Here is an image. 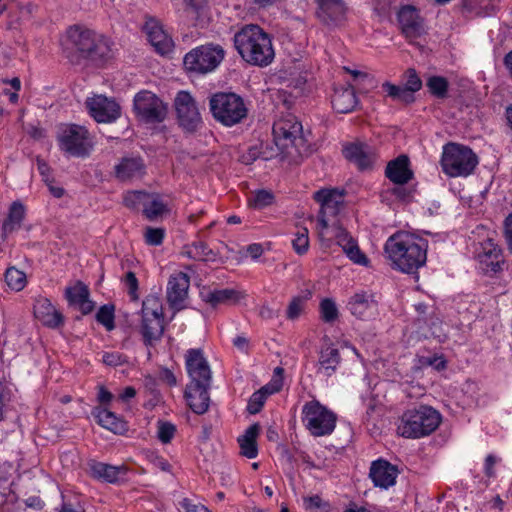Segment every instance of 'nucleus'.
<instances>
[{
	"mask_svg": "<svg viewBox=\"0 0 512 512\" xmlns=\"http://www.w3.org/2000/svg\"><path fill=\"white\" fill-rule=\"evenodd\" d=\"M91 117L99 123H111L116 121L121 114L119 104L104 95H94L87 98L85 102Z\"/></svg>",
	"mask_w": 512,
	"mask_h": 512,
	"instance_id": "16",
	"label": "nucleus"
},
{
	"mask_svg": "<svg viewBox=\"0 0 512 512\" xmlns=\"http://www.w3.org/2000/svg\"><path fill=\"white\" fill-rule=\"evenodd\" d=\"M102 361L107 366L116 367L127 362V357L120 352H105Z\"/></svg>",
	"mask_w": 512,
	"mask_h": 512,
	"instance_id": "54",
	"label": "nucleus"
},
{
	"mask_svg": "<svg viewBox=\"0 0 512 512\" xmlns=\"http://www.w3.org/2000/svg\"><path fill=\"white\" fill-rule=\"evenodd\" d=\"M143 30L148 41L158 53L164 55L172 51V38L164 30L159 20L152 17L148 18L144 24Z\"/></svg>",
	"mask_w": 512,
	"mask_h": 512,
	"instance_id": "23",
	"label": "nucleus"
},
{
	"mask_svg": "<svg viewBox=\"0 0 512 512\" xmlns=\"http://www.w3.org/2000/svg\"><path fill=\"white\" fill-rule=\"evenodd\" d=\"M475 260L480 271L489 277H495L508 268L503 248L490 236L479 242Z\"/></svg>",
	"mask_w": 512,
	"mask_h": 512,
	"instance_id": "9",
	"label": "nucleus"
},
{
	"mask_svg": "<svg viewBox=\"0 0 512 512\" xmlns=\"http://www.w3.org/2000/svg\"><path fill=\"white\" fill-rule=\"evenodd\" d=\"M392 193L398 199L403 201H408L411 198V190H408L407 188L402 186L393 188Z\"/></svg>",
	"mask_w": 512,
	"mask_h": 512,
	"instance_id": "62",
	"label": "nucleus"
},
{
	"mask_svg": "<svg viewBox=\"0 0 512 512\" xmlns=\"http://www.w3.org/2000/svg\"><path fill=\"white\" fill-rule=\"evenodd\" d=\"M37 168L41 176L43 177V180L45 182H48L50 177V167L49 165L41 158H37Z\"/></svg>",
	"mask_w": 512,
	"mask_h": 512,
	"instance_id": "60",
	"label": "nucleus"
},
{
	"mask_svg": "<svg viewBox=\"0 0 512 512\" xmlns=\"http://www.w3.org/2000/svg\"><path fill=\"white\" fill-rule=\"evenodd\" d=\"M336 237L338 245L342 247L343 252L353 263L361 266H368L369 259L360 250L357 241L353 237L343 229H340V232Z\"/></svg>",
	"mask_w": 512,
	"mask_h": 512,
	"instance_id": "33",
	"label": "nucleus"
},
{
	"mask_svg": "<svg viewBox=\"0 0 512 512\" xmlns=\"http://www.w3.org/2000/svg\"><path fill=\"white\" fill-rule=\"evenodd\" d=\"M369 476L375 486L387 489L396 483L398 469L390 462L379 459L371 464Z\"/></svg>",
	"mask_w": 512,
	"mask_h": 512,
	"instance_id": "25",
	"label": "nucleus"
},
{
	"mask_svg": "<svg viewBox=\"0 0 512 512\" xmlns=\"http://www.w3.org/2000/svg\"><path fill=\"white\" fill-rule=\"evenodd\" d=\"M153 465L161 470V471H164V472H171V469H172V466L171 464L166 460L164 459L163 457L161 456H156L153 461H152Z\"/></svg>",
	"mask_w": 512,
	"mask_h": 512,
	"instance_id": "61",
	"label": "nucleus"
},
{
	"mask_svg": "<svg viewBox=\"0 0 512 512\" xmlns=\"http://www.w3.org/2000/svg\"><path fill=\"white\" fill-rule=\"evenodd\" d=\"M397 20L402 34L407 39H416L425 31L423 19L414 6H402L397 13Z\"/></svg>",
	"mask_w": 512,
	"mask_h": 512,
	"instance_id": "19",
	"label": "nucleus"
},
{
	"mask_svg": "<svg viewBox=\"0 0 512 512\" xmlns=\"http://www.w3.org/2000/svg\"><path fill=\"white\" fill-rule=\"evenodd\" d=\"M92 415L100 426L115 434H124L128 429L127 423L122 418L106 408L96 407Z\"/></svg>",
	"mask_w": 512,
	"mask_h": 512,
	"instance_id": "35",
	"label": "nucleus"
},
{
	"mask_svg": "<svg viewBox=\"0 0 512 512\" xmlns=\"http://www.w3.org/2000/svg\"><path fill=\"white\" fill-rule=\"evenodd\" d=\"M25 207L20 202H13L10 206L7 222L4 224H19L24 220Z\"/></svg>",
	"mask_w": 512,
	"mask_h": 512,
	"instance_id": "51",
	"label": "nucleus"
},
{
	"mask_svg": "<svg viewBox=\"0 0 512 512\" xmlns=\"http://www.w3.org/2000/svg\"><path fill=\"white\" fill-rule=\"evenodd\" d=\"M331 103L337 113L352 112L358 104L354 88L352 86L335 87Z\"/></svg>",
	"mask_w": 512,
	"mask_h": 512,
	"instance_id": "32",
	"label": "nucleus"
},
{
	"mask_svg": "<svg viewBox=\"0 0 512 512\" xmlns=\"http://www.w3.org/2000/svg\"><path fill=\"white\" fill-rule=\"evenodd\" d=\"M123 283L127 288L131 300H137L139 283L135 273L132 271H128L123 278Z\"/></svg>",
	"mask_w": 512,
	"mask_h": 512,
	"instance_id": "53",
	"label": "nucleus"
},
{
	"mask_svg": "<svg viewBox=\"0 0 512 512\" xmlns=\"http://www.w3.org/2000/svg\"><path fill=\"white\" fill-rule=\"evenodd\" d=\"M185 366L190 378L189 383L211 384L212 372L202 349H188L185 354Z\"/></svg>",
	"mask_w": 512,
	"mask_h": 512,
	"instance_id": "17",
	"label": "nucleus"
},
{
	"mask_svg": "<svg viewBox=\"0 0 512 512\" xmlns=\"http://www.w3.org/2000/svg\"><path fill=\"white\" fill-rule=\"evenodd\" d=\"M180 254L194 261L214 262L218 254L203 241H194L182 246Z\"/></svg>",
	"mask_w": 512,
	"mask_h": 512,
	"instance_id": "36",
	"label": "nucleus"
},
{
	"mask_svg": "<svg viewBox=\"0 0 512 512\" xmlns=\"http://www.w3.org/2000/svg\"><path fill=\"white\" fill-rule=\"evenodd\" d=\"M281 389V384L277 385L275 388H271V386L265 385L256 392H254L248 401L247 405V411L250 414H257L261 411L262 407L264 406L267 397L274 393L278 392Z\"/></svg>",
	"mask_w": 512,
	"mask_h": 512,
	"instance_id": "38",
	"label": "nucleus"
},
{
	"mask_svg": "<svg viewBox=\"0 0 512 512\" xmlns=\"http://www.w3.org/2000/svg\"><path fill=\"white\" fill-rule=\"evenodd\" d=\"M260 433V425L258 423H254L250 425L238 438V443L240 446L241 455L254 459L258 455V446H257V438Z\"/></svg>",
	"mask_w": 512,
	"mask_h": 512,
	"instance_id": "37",
	"label": "nucleus"
},
{
	"mask_svg": "<svg viewBox=\"0 0 512 512\" xmlns=\"http://www.w3.org/2000/svg\"><path fill=\"white\" fill-rule=\"evenodd\" d=\"M326 345H323L319 351L317 373L325 376H332L341 362L339 350L334 346L328 337L325 338Z\"/></svg>",
	"mask_w": 512,
	"mask_h": 512,
	"instance_id": "28",
	"label": "nucleus"
},
{
	"mask_svg": "<svg viewBox=\"0 0 512 512\" xmlns=\"http://www.w3.org/2000/svg\"><path fill=\"white\" fill-rule=\"evenodd\" d=\"M210 111L214 119L226 127L241 123L248 115L244 99L233 92H218L209 100Z\"/></svg>",
	"mask_w": 512,
	"mask_h": 512,
	"instance_id": "5",
	"label": "nucleus"
},
{
	"mask_svg": "<svg viewBox=\"0 0 512 512\" xmlns=\"http://www.w3.org/2000/svg\"><path fill=\"white\" fill-rule=\"evenodd\" d=\"M477 155L467 146L448 143L443 147L441 167L449 177H467L478 165Z\"/></svg>",
	"mask_w": 512,
	"mask_h": 512,
	"instance_id": "6",
	"label": "nucleus"
},
{
	"mask_svg": "<svg viewBox=\"0 0 512 512\" xmlns=\"http://www.w3.org/2000/svg\"><path fill=\"white\" fill-rule=\"evenodd\" d=\"M148 202L145 204L143 215L149 221H163L172 212V203L167 198L157 193H150Z\"/></svg>",
	"mask_w": 512,
	"mask_h": 512,
	"instance_id": "30",
	"label": "nucleus"
},
{
	"mask_svg": "<svg viewBox=\"0 0 512 512\" xmlns=\"http://www.w3.org/2000/svg\"><path fill=\"white\" fill-rule=\"evenodd\" d=\"M428 242L420 235L409 231H398L391 235L384 251L394 268L404 273H414L427 260Z\"/></svg>",
	"mask_w": 512,
	"mask_h": 512,
	"instance_id": "1",
	"label": "nucleus"
},
{
	"mask_svg": "<svg viewBox=\"0 0 512 512\" xmlns=\"http://www.w3.org/2000/svg\"><path fill=\"white\" fill-rule=\"evenodd\" d=\"M418 363L421 367H433L436 371H442L446 368L447 362L442 355L420 356Z\"/></svg>",
	"mask_w": 512,
	"mask_h": 512,
	"instance_id": "49",
	"label": "nucleus"
},
{
	"mask_svg": "<svg viewBox=\"0 0 512 512\" xmlns=\"http://www.w3.org/2000/svg\"><path fill=\"white\" fill-rule=\"evenodd\" d=\"M304 301L301 297H295L291 300L287 308V318L294 320L299 317L303 310Z\"/></svg>",
	"mask_w": 512,
	"mask_h": 512,
	"instance_id": "55",
	"label": "nucleus"
},
{
	"mask_svg": "<svg viewBox=\"0 0 512 512\" xmlns=\"http://www.w3.org/2000/svg\"><path fill=\"white\" fill-rule=\"evenodd\" d=\"M62 45L71 61L74 56L95 62L111 57L110 39L82 25L70 26Z\"/></svg>",
	"mask_w": 512,
	"mask_h": 512,
	"instance_id": "2",
	"label": "nucleus"
},
{
	"mask_svg": "<svg viewBox=\"0 0 512 512\" xmlns=\"http://www.w3.org/2000/svg\"><path fill=\"white\" fill-rule=\"evenodd\" d=\"M382 89L392 100L400 101L405 104H410L415 100L414 95H412V93H410L409 90H406L403 86L384 82L382 84Z\"/></svg>",
	"mask_w": 512,
	"mask_h": 512,
	"instance_id": "39",
	"label": "nucleus"
},
{
	"mask_svg": "<svg viewBox=\"0 0 512 512\" xmlns=\"http://www.w3.org/2000/svg\"><path fill=\"white\" fill-rule=\"evenodd\" d=\"M426 86L429 93L436 98L444 99L448 95L449 82L443 76H430L426 81Z\"/></svg>",
	"mask_w": 512,
	"mask_h": 512,
	"instance_id": "40",
	"label": "nucleus"
},
{
	"mask_svg": "<svg viewBox=\"0 0 512 512\" xmlns=\"http://www.w3.org/2000/svg\"><path fill=\"white\" fill-rule=\"evenodd\" d=\"M161 379L163 381H165L169 386H175L176 383H177V380H176V376L174 375V373L165 368L161 371Z\"/></svg>",
	"mask_w": 512,
	"mask_h": 512,
	"instance_id": "64",
	"label": "nucleus"
},
{
	"mask_svg": "<svg viewBox=\"0 0 512 512\" xmlns=\"http://www.w3.org/2000/svg\"><path fill=\"white\" fill-rule=\"evenodd\" d=\"M273 135L276 145L282 149H288L289 147L298 148L299 144L303 142L302 125L292 115H288L274 123Z\"/></svg>",
	"mask_w": 512,
	"mask_h": 512,
	"instance_id": "15",
	"label": "nucleus"
},
{
	"mask_svg": "<svg viewBox=\"0 0 512 512\" xmlns=\"http://www.w3.org/2000/svg\"><path fill=\"white\" fill-rule=\"evenodd\" d=\"M5 281L14 291H21L27 282L25 273L15 267H10L6 270Z\"/></svg>",
	"mask_w": 512,
	"mask_h": 512,
	"instance_id": "42",
	"label": "nucleus"
},
{
	"mask_svg": "<svg viewBox=\"0 0 512 512\" xmlns=\"http://www.w3.org/2000/svg\"><path fill=\"white\" fill-rule=\"evenodd\" d=\"M204 302L215 308L218 305L236 304L245 297V294L239 290L232 288L225 289H203L200 292Z\"/></svg>",
	"mask_w": 512,
	"mask_h": 512,
	"instance_id": "27",
	"label": "nucleus"
},
{
	"mask_svg": "<svg viewBox=\"0 0 512 512\" xmlns=\"http://www.w3.org/2000/svg\"><path fill=\"white\" fill-rule=\"evenodd\" d=\"M500 461L498 457L494 454H488L484 461V474L486 477L494 478L496 476V472L494 470V466Z\"/></svg>",
	"mask_w": 512,
	"mask_h": 512,
	"instance_id": "57",
	"label": "nucleus"
},
{
	"mask_svg": "<svg viewBox=\"0 0 512 512\" xmlns=\"http://www.w3.org/2000/svg\"><path fill=\"white\" fill-rule=\"evenodd\" d=\"M26 508L18 512H42L44 502L38 496H32L25 500Z\"/></svg>",
	"mask_w": 512,
	"mask_h": 512,
	"instance_id": "56",
	"label": "nucleus"
},
{
	"mask_svg": "<svg viewBox=\"0 0 512 512\" xmlns=\"http://www.w3.org/2000/svg\"><path fill=\"white\" fill-rule=\"evenodd\" d=\"M145 173L141 157H125L115 166V175L121 181L139 178Z\"/></svg>",
	"mask_w": 512,
	"mask_h": 512,
	"instance_id": "34",
	"label": "nucleus"
},
{
	"mask_svg": "<svg viewBox=\"0 0 512 512\" xmlns=\"http://www.w3.org/2000/svg\"><path fill=\"white\" fill-rule=\"evenodd\" d=\"M211 384L188 383L185 389V399L190 409L198 414H204L210 403L209 389Z\"/></svg>",
	"mask_w": 512,
	"mask_h": 512,
	"instance_id": "24",
	"label": "nucleus"
},
{
	"mask_svg": "<svg viewBox=\"0 0 512 512\" xmlns=\"http://www.w3.org/2000/svg\"><path fill=\"white\" fill-rule=\"evenodd\" d=\"M115 308L113 305H103L96 314V320L102 324L108 331L115 328Z\"/></svg>",
	"mask_w": 512,
	"mask_h": 512,
	"instance_id": "44",
	"label": "nucleus"
},
{
	"mask_svg": "<svg viewBox=\"0 0 512 512\" xmlns=\"http://www.w3.org/2000/svg\"><path fill=\"white\" fill-rule=\"evenodd\" d=\"M321 319L326 323H332L337 320L339 311L336 303L331 298H324L320 302Z\"/></svg>",
	"mask_w": 512,
	"mask_h": 512,
	"instance_id": "45",
	"label": "nucleus"
},
{
	"mask_svg": "<svg viewBox=\"0 0 512 512\" xmlns=\"http://www.w3.org/2000/svg\"><path fill=\"white\" fill-rule=\"evenodd\" d=\"M133 102L137 116L146 123H160L167 116V105L150 91L138 92Z\"/></svg>",
	"mask_w": 512,
	"mask_h": 512,
	"instance_id": "13",
	"label": "nucleus"
},
{
	"mask_svg": "<svg viewBox=\"0 0 512 512\" xmlns=\"http://www.w3.org/2000/svg\"><path fill=\"white\" fill-rule=\"evenodd\" d=\"M346 308L359 320H372L379 315V297L373 291L360 290L348 299Z\"/></svg>",
	"mask_w": 512,
	"mask_h": 512,
	"instance_id": "14",
	"label": "nucleus"
},
{
	"mask_svg": "<svg viewBox=\"0 0 512 512\" xmlns=\"http://www.w3.org/2000/svg\"><path fill=\"white\" fill-rule=\"evenodd\" d=\"M406 83L405 86H403L406 90H409L412 95H414L415 92L419 91L422 87V81L418 74L416 73L415 69H408L405 73Z\"/></svg>",
	"mask_w": 512,
	"mask_h": 512,
	"instance_id": "52",
	"label": "nucleus"
},
{
	"mask_svg": "<svg viewBox=\"0 0 512 512\" xmlns=\"http://www.w3.org/2000/svg\"><path fill=\"white\" fill-rule=\"evenodd\" d=\"M33 310L35 317L47 327L57 328L64 322L61 312L47 298L36 299Z\"/></svg>",
	"mask_w": 512,
	"mask_h": 512,
	"instance_id": "29",
	"label": "nucleus"
},
{
	"mask_svg": "<svg viewBox=\"0 0 512 512\" xmlns=\"http://www.w3.org/2000/svg\"><path fill=\"white\" fill-rule=\"evenodd\" d=\"M234 346L242 352L247 353L249 349V340L244 336H237L233 340Z\"/></svg>",
	"mask_w": 512,
	"mask_h": 512,
	"instance_id": "63",
	"label": "nucleus"
},
{
	"mask_svg": "<svg viewBox=\"0 0 512 512\" xmlns=\"http://www.w3.org/2000/svg\"><path fill=\"white\" fill-rule=\"evenodd\" d=\"M301 420L305 428L314 437L328 436L336 427V414L313 399L302 407Z\"/></svg>",
	"mask_w": 512,
	"mask_h": 512,
	"instance_id": "7",
	"label": "nucleus"
},
{
	"mask_svg": "<svg viewBox=\"0 0 512 512\" xmlns=\"http://www.w3.org/2000/svg\"><path fill=\"white\" fill-rule=\"evenodd\" d=\"M441 414L431 406L420 405L406 410L397 426V433L405 438L419 439L430 435L441 423Z\"/></svg>",
	"mask_w": 512,
	"mask_h": 512,
	"instance_id": "4",
	"label": "nucleus"
},
{
	"mask_svg": "<svg viewBox=\"0 0 512 512\" xmlns=\"http://www.w3.org/2000/svg\"><path fill=\"white\" fill-rule=\"evenodd\" d=\"M343 153L346 159L354 163L362 171L371 169L377 160V153L374 147L362 142L346 145Z\"/></svg>",
	"mask_w": 512,
	"mask_h": 512,
	"instance_id": "20",
	"label": "nucleus"
},
{
	"mask_svg": "<svg viewBox=\"0 0 512 512\" xmlns=\"http://www.w3.org/2000/svg\"><path fill=\"white\" fill-rule=\"evenodd\" d=\"M316 15L328 26H336L345 20L347 6L344 0H315Z\"/></svg>",
	"mask_w": 512,
	"mask_h": 512,
	"instance_id": "22",
	"label": "nucleus"
},
{
	"mask_svg": "<svg viewBox=\"0 0 512 512\" xmlns=\"http://www.w3.org/2000/svg\"><path fill=\"white\" fill-rule=\"evenodd\" d=\"M292 247L298 255H304L307 253L309 249V236L308 230L305 226H302L295 234V237L292 239Z\"/></svg>",
	"mask_w": 512,
	"mask_h": 512,
	"instance_id": "48",
	"label": "nucleus"
},
{
	"mask_svg": "<svg viewBox=\"0 0 512 512\" xmlns=\"http://www.w3.org/2000/svg\"><path fill=\"white\" fill-rule=\"evenodd\" d=\"M234 46L247 63L265 67L275 57L272 39L260 26H243L234 35Z\"/></svg>",
	"mask_w": 512,
	"mask_h": 512,
	"instance_id": "3",
	"label": "nucleus"
},
{
	"mask_svg": "<svg viewBox=\"0 0 512 512\" xmlns=\"http://www.w3.org/2000/svg\"><path fill=\"white\" fill-rule=\"evenodd\" d=\"M385 175L395 184L403 185L409 182L413 177V172L409 168V158L406 155H400L390 161L387 164Z\"/></svg>",
	"mask_w": 512,
	"mask_h": 512,
	"instance_id": "31",
	"label": "nucleus"
},
{
	"mask_svg": "<svg viewBox=\"0 0 512 512\" xmlns=\"http://www.w3.org/2000/svg\"><path fill=\"white\" fill-rule=\"evenodd\" d=\"M88 468L94 479L107 483H117L128 473V468L125 465L114 466L95 460L88 463Z\"/></svg>",
	"mask_w": 512,
	"mask_h": 512,
	"instance_id": "26",
	"label": "nucleus"
},
{
	"mask_svg": "<svg viewBox=\"0 0 512 512\" xmlns=\"http://www.w3.org/2000/svg\"><path fill=\"white\" fill-rule=\"evenodd\" d=\"M174 108L179 126L187 132H195L202 125L200 109L194 97L185 90L174 99Z\"/></svg>",
	"mask_w": 512,
	"mask_h": 512,
	"instance_id": "12",
	"label": "nucleus"
},
{
	"mask_svg": "<svg viewBox=\"0 0 512 512\" xmlns=\"http://www.w3.org/2000/svg\"><path fill=\"white\" fill-rule=\"evenodd\" d=\"M304 505L306 509H319L322 507V498L318 495L304 498Z\"/></svg>",
	"mask_w": 512,
	"mask_h": 512,
	"instance_id": "59",
	"label": "nucleus"
},
{
	"mask_svg": "<svg viewBox=\"0 0 512 512\" xmlns=\"http://www.w3.org/2000/svg\"><path fill=\"white\" fill-rule=\"evenodd\" d=\"M164 333L163 308L155 296H148L142 303L141 334L146 346H152Z\"/></svg>",
	"mask_w": 512,
	"mask_h": 512,
	"instance_id": "10",
	"label": "nucleus"
},
{
	"mask_svg": "<svg viewBox=\"0 0 512 512\" xmlns=\"http://www.w3.org/2000/svg\"><path fill=\"white\" fill-rule=\"evenodd\" d=\"M89 297V290L82 282L66 289V298L70 304L78 305L85 298Z\"/></svg>",
	"mask_w": 512,
	"mask_h": 512,
	"instance_id": "47",
	"label": "nucleus"
},
{
	"mask_svg": "<svg viewBox=\"0 0 512 512\" xmlns=\"http://www.w3.org/2000/svg\"><path fill=\"white\" fill-rule=\"evenodd\" d=\"M150 193L145 191H128L123 196V203L126 207L143 212L148 202Z\"/></svg>",
	"mask_w": 512,
	"mask_h": 512,
	"instance_id": "41",
	"label": "nucleus"
},
{
	"mask_svg": "<svg viewBox=\"0 0 512 512\" xmlns=\"http://www.w3.org/2000/svg\"><path fill=\"white\" fill-rule=\"evenodd\" d=\"M57 140L61 151L77 158L87 157L93 147L87 128L77 124L61 125Z\"/></svg>",
	"mask_w": 512,
	"mask_h": 512,
	"instance_id": "8",
	"label": "nucleus"
},
{
	"mask_svg": "<svg viewBox=\"0 0 512 512\" xmlns=\"http://www.w3.org/2000/svg\"><path fill=\"white\" fill-rule=\"evenodd\" d=\"M190 278L186 273L178 272L171 275L167 284L166 297L171 308L181 310L188 296Z\"/></svg>",
	"mask_w": 512,
	"mask_h": 512,
	"instance_id": "21",
	"label": "nucleus"
},
{
	"mask_svg": "<svg viewBox=\"0 0 512 512\" xmlns=\"http://www.w3.org/2000/svg\"><path fill=\"white\" fill-rule=\"evenodd\" d=\"M274 201V195L267 190H258L254 192L248 199L251 207L262 209L271 205Z\"/></svg>",
	"mask_w": 512,
	"mask_h": 512,
	"instance_id": "46",
	"label": "nucleus"
},
{
	"mask_svg": "<svg viewBox=\"0 0 512 512\" xmlns=\"http://www.w3.org/2000/svg\"><path fill=\"white\" fill-rule=\"evenodd\" d=\"M157 425L158 439L164 444L171 442L176 432V426L168 421H158Z\"/></svg>",
	"mask_w": 512,
	"mask_h": 512,
	"instance_id": "50",
	"label": "nucleus"
},
{
	"mask_svg": "<svg viewBox=\"0 0 512 512\" xmlns=\"http://www.w3.org/2000/svg\"><path fill=\"white\" fill-rule=\"evenodd\" d=\"M264 249L262 244L253 243L246 247V253L254 260H258L260 256L263 254Z\"/></svg>",
	"mask_w": 512,
	"mask_h": 512,
	"instance_id": "58",
	"label": "nucleus"
},
{
	"mask_svg": "<svg viewBox=\"0 0 512 512\" xmlns=\"http://www.w3.org/2000/svg\"><path fill=\"white\" fill-rule=\"evenodd\" d=\"M224 50L219 45H202L184 56L183 64L188 72L207 74L215 70L224 58Z\"/></svg>",
	"mask_w": 512,
	"mask_h": 512,
	"instance_id": "11",
	"label": "nucleus"
},
{
	"mask_svg": "<svg viewBox=\"0 0 512 512\" xmlns=\"http://www.w3.org/2000/svg\"><path fill=\"white\" fill-rule=\"evenodd\" d=\"M320 204V224H328L336 217L344 206V193L337 189H322L314 194Z\"/></svg>",
	"mask_w": 512,
	"mask_h": 512,
	"instance_id": "18",
	"label": "nucleus"
},
{
	"mask_svg": "<svg viewBox=\"0 0 512 512\" xmlns=\"http://www.w3.org/2000/svg\"><path fill=\"white\" fill-rule=\"evenodd\" d=\"M144 242L149 246H159L163 243L166 230L160 226H146L143 230Z\"/></svg>",
	"mask_w": 512,
	"mask_h": 512,
	"instance_id": "43",
	"label": "nucleus"
}]
</instances>
